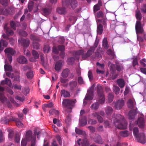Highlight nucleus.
I'll return each instance as SVG.
<instances>
[{"label":"nucleus","mask_w":146,"mask_h":146,"mask_svg":"<svg viewBox=\"0 0 146 146\" xmlns=\"http://www.w3.org/2000/svg\"><path fill=\"white\" fill-rule=\"evenodd\" d=\"M57 11L59 14L64 13L65 12V9L63 8H58L56 9Z\"/></svg>","instance_id":"cd10ccee"},{"label":"nucleus","mask_w":146,"mask_h":146,"mask_svg":"<svg viewBox=\"0 0 146 146\" xmlns=\"http://www.w3.org/2000/svg\"><path fill=\"white\" fill-rule=\"evenodd\" d=\"M4 139V138L3 136L2 132L0 131V142L3 141Z\"/></svg>","instance_id":"052dcab7"},{"label":"nucleus","mask_w":146,"mask_h":146,"mask_svg":"<svg viewBox=\"0 0 146 146\" xmlns=\"http://www.w3.org/2000/svg\"><path fill=\"white\" fill-rule=\"evenodd\" d=\"M63 64V62L62 61H60L57 62L55 66V70L57 71L60 70Z\"/></svg>","instance_id":"a211bd4d"},{"label":"nucleus","mask_w":146,"mask_h":146,"mask_svg":"<svg viewBox=\"0 0 146 146\" xmlns=\"http://www.w3.org/2000/svg\"><path fill=\"white\" fill-rule=\"evenodd\" d=\"M117 82L118 85L121 88H122L124 86L125 83L123 80L121 79H119L118 80Z\"/></svg>","instance_id":"b1692460"},{"label":"nucleus","mask_w":146,"mask_h":146,"mask_svg":"<svg viewBox=\"0 0 146 146\" xmlns=\"http://www.w3.org/2000/svg\"><path fill=\"white\" fill-rule=\"evenodd\" d=\"M81 145L82 146H89V145L88 142L86 139H85L82 141Z\"/></svg>","instance_id":"f704fd0d"},{"label":"nucleus","mask_w":146,"mask_h":146,"mask_svg":"<svg viewBox=\"0 0 146 146\" xmlns=\"http://www.w3.org/2000/svg\"><path fill=\"white\" fill-rule=\"evenodd\" d=\"M4 88L1 86H0V100L2 102H4L6 100V98L4 97L3 91Z\"/></svg>","instance_id":"4468645a"},{"label":"nucleus","mask_w":146,"mask_h":146,"mask_svg":"<svg viewBox=\"0 0 146 146\" xmlns=\"http://www.w3.org/2000/svg\"><path fill=\"white\" fill-rule=\"evenodd\" d=\"M127 103L128 106L129 107H131L133 106V103L132 100L131 99L129 100Z\"/></svg>","instance_id":"4d7b16f0"},{"label":"nucleus","mask_w":146,"mask_h":146,"mask_svg":"<svg viewBox=\"0 0 146 146\" xmlns=\"http://www.w3.org/2000/svg\"><path fill=\"white\" fill-rule=\"evenodd\" d=\"M113 96L112 94H110L108 96V99L109 102H112L113 100Z\"/></svg>","instance_id":"49530a36"},{"label":"nucleus","mask_w":146,"mask_h":146,"mask_svg":"<svg viewBox=\"0 0 146 146\" xmlns=\"http://www.w3.org/2000/svg\"><path fill=\"white\" fill-rule=\"evenodd\" d=\"M4 29H6V34L9 35H12L13 33V32L10 30L9 29L7 28L6 27H5Z\"/></svg>","instance_id":"c9c22d12"},{"label":"nucleus","mask_w":146,"mask_h":146,"mask_svg":"<svg viewBox=\"0 0 146 146\" xmlns=\"http://www.w3.org/2000/svg\"><path fill=\"white\" fill-rule=\"evenodd\" d=\"M29 89L28 88H26L23 89V92L25 95H27L29 92Z\"/></svg>","instance_id":"a19ab883"},{"label":"nucleus","mask_w":146,"mask_h":146,"mask_svg":"<svg viewBox=\"0 0 146 146\" xmlns=\"http://www.w3.org/2000/svg\"><path fill=\"white\" fill-rule=\"evenodd\" d=\"M14 132L12 130H11L8 134V138L9 139H11L13 136Z\"/></svg>","instance_id":"603ef678"},{"label":"nucleus","mask_w":146,"mask_h":146,"mask_svg":"<svg viewBox=\"0 0 146 146\" xmlns=\"http://www.w3.org/2000/svg\"><path fill=\"white\" fill-rule=\"evenodd\" d=\"M6 84H7L9 86L11 87L12 84L11 81L9 80L8 78H6L5 80L2 81L0 83L1 85H2Z\"/></svg>","instance_id":"f3484780"},{"label":"nucleus","mask_w":146,"mask_h":146,"mask_svg":"<svg viewBox=\"0 0 146 146\" xmlns=\"http://www.w3.org/2000/svg\"><path fill=\"white\" fill-rule=\"evenodd\" d=\"M98 102L100 104H103L105 102L104 96L102 91L98 92Z\"/></svg>","instance_id":"9d476101"},{"label":"nucleus","mask_w":146,"mask_h":146,"mask_svg":"<svg viewBox=\"0 0 146 146\" xmlns=\"http://www.w3.org/2000/svg\"><path fill=\"white\" fill-rule=\"evenodd\" d=\"M123 118V117L120 115L118 114L115 118H113L112 120L116 127L121 129H126L127 124L125 120L122 119Z\"/></svg>","instance_id":"f257e3e1"},{"label":"nucleus","mask_w":146,"mask_h":146,"mask_svg":"<svg viewBox=\"0 0 146 146\" xmlns=\"http://www.w3.org/2000/svg\"><path fill=\"white\" fill-rule=\"evenodd\" d=\"M53 123L54 124H56L57 126L59 127L61 126L62 125L59 120L55 118H54L53 119Z\"/></svg>","instance_id":"a878e982"},{"label":"nucleus","mask_w":146,"mask_h":146,"mask_svg":"<svg viewBox=\"0 0 146 146\" xmlns=\"http://www.w3.org/2000/svg\"><path fill=\"white\" fill-rule=\"evenodd\" d=\"M33 46L34 48L36 49H38L39 47V44L36 42H34L33 44Z\"/></svg>","instance_id":"5fc2aeb1"},{"label":"nucleus","mask_w":146,"mask_h":146,"mask_svg":"<svg viewBox=\"0 0 146 146\" xmlns=\"http://www.w3.org/2000/svg\"><path fill=\"white\" fill-rule=\"evenodd\" d=\"M103 31V28L102 26L99 24L97 27V33L99 35H101L102 32Z\"/></svg>","instance_id":"4be33fe9"},{"label":"nucleus","mask_w":146,"mask_h":146,"mask_svg":"<svg viewBox=\"0 0 146 146\" xmlns=\"http://www.w3.org/2000/svg\"><path fill=\"white\" fill-rule=\"evenodd\" d=\"M129 129L131 131L133 130V134L135 138L140 135V134H139L138 128L135 127L131 123H130V124Z\"/></svg>","instance_id":"423d86ee"},{"label":"nucleus","mask_w":146,"mask_h":146,"mask_svg":"<svg viewBox=\"0 0 146 146\" xmlns=\"http://www.w3.org/2000/svg\"><path fill=\"white\" fill-rule=\"evenodd\" d=\"M75 131L76 133L78 134H81L82 133V131L76 128Z\"/></svg>","instance_id":"69168bd1"},{"label":"nucleus","mask_w":146,"mask_h":146,"mask_svg":"<svg viewBox=\"0 0 146 146\" xmlns=\"http://www.w3.org/2000/svg\"><path fill=\"white\" fill-rule=\"evenodd\" d=\"M94 52V50L93 49H90L88 51L86 55L84 56H82V57L84 58H87L92 54Z\"/></svg>","instance_id":"c756f323"},{"label":"nucleus","mask_w":146,"mask_h":146,"mask_svg":"<svg viewBox=\"0 0 146 146\" xmlns=\"http://www.w3.org/2000/svg\"><path fill=\"white\" fill-rule=\"evenodd\" d=\"M17 61L20 63L25 64L27 63V60L24 56H21L17 59Z\"/></svg>","instance_id":"2eb2a0df"},{"label":"nucleus","mask_w":146,"mask_h":146,"mask_svg":"<svg viewBox=\"0 0 146 146\" xmlns=\"http://www.w3.org/2000/svg\"><path fill=\"white\" fill-rule=\"evenodd\" d=\"M5 52L6 54L8 55V57L9 60L11 62L12 61V56L10 55H13L15 54V52L12 48H6L5 50Z\"/></svg>","instance_id":"20e7f679"},{"label":"nucleus","mask_w":146,"mask_h":146,"mask_svg":"<svg viewBox=\"0 0 146 146\" xmlns=\"http://www.w3.org/2000/svg\"><path fill=\"white\" fill-rule=\"evenodd\" d=\"M135 30L137 34V39L139 41L142 42L144 40V39L142 37L138 36V34L142 33L143 32V26L141 25V22L137 21L135 25Z\"/></svg>","instance_id":"f03ea898"},{"label":"nucleus","mask_w":146,"mask_h":146,"mask_svg":"<svg viewBox=\"0 0 146 146\" xmlns=\"http://www.w3.org/2000/svg\"><path fill=\"white\" fill-rule=\"evenodd\" d=\"M6 76L11 78H13V75L12 74L9 72H7L6 73Z\"/></svg>","instance_id":"338daca9"},{"label":"nucleus","mask_w":146,"mask_h":146,"mask_svg":"<svg viewBox=\"0 0 146 146\" xmlns=\"http://www.w3.org/2000/svg\"><path fill=\"white\" fill-rule=\"evenodd\" d=\"M15 99L19 101L23 102L25 100V98L24 97H21L18 96H17L15 97Z\"/></svg>","instance_id":"ea45409f"},{"label":"nucleus","mask_w":146,"mask_h":146,"mask_svg":"<svg viewBox=\"0 0 146 146\" xmlns=\"http://www.w3.org/2000/svg\"><path fill=\"white\" fill-rule=\"evenodd\" d=\"M77 85V83L76 81L72 82L70 83V86L72 87H76Z\"/></svg>","instance_id":"680f3d73"},{"label":"nucleus","mask_w":146,"mask_h":146,"mask_svg":"<svg viewBox=\"0 0 146 146\" xmlns=\"http://www.w3.org/2000/svg\"><path fill=\"white\" fill-rule=\"evenodd\" d=\"M75 101L72 100H64L62 102V105L65 107L72 106L75 103Z\"/></svg>","instance_id":"1a4fd4ad"},{"label":"nucleus","mask_w":146,"mask_h":146,"mask_svg":"<svg viewBox=\"0 0 146 146\" xmlns=\"http://www.w3.org/2000/svg\"><path fill=\"white\" fill-rule=\"evenodd\" d=\"M7 43L6 41H4L1 39L0 41V50L2 51L4 47L7 46Z\"/></svg>","instance_id":"6ab92c4d"},{"label":"nucleus","mask_w":146,"mask_h":146,"mask_svg":"<svg viewBox=\"0 0 146 146\" xmlns=\"http://www.w3.org/2000/svg\"><path fill=\"white\" fill-rule=\"evenodd\" d=\"M61 96L64 97H68L70 96L69 93L64 90H61Z\"/></svg>","instance_id":"5701e85b"},{"label":"nucleus","mask_w":146,"mask_h":146,"mask_svg":"<svg viewBox=\"0 0 146 146\" xmlns=\"http://www.w3.org/2000/svg\"><path fill=\"white\" fill-rule=\"evenodd\" d=\"M27 76L28 78L30 79L33 77V74L32 72H30L27 73Z\"/></svg>","instance_id":"c03bdc74"},{"label":"nucleus","mask_w":146,"mask_h":146,"mask_svg":"<svg viewBox=\"0 0 146 146\" xmlns=\"http://www.w3.org/2000/svg\"><path fill=\"white\" fill-rule=\"evenodd\" d=\"M102 5V3L99 2L98 3L94 5V11H97L100 9V7Z\"/></svg>","instance_id":"c85d7f7f"},{"label":"nucleus","mask_w":146,"mask_h":146,"mask_svg":"<svg viewBox=\"0 0 146 146\" xmlns=\"http://www.w3.org/2000/svg\"><path fill=\"white\" fill-rule=\"evenodd\" d=\"M16 121L17 125L19 127H22L23 125V124L20 121H19L18 119H16L15 120Z\"/></svg>","instance_id":"473e14b6"},{"label":"nucleus","mask_w":146,"mask_h":146,"mask_svg":"<svg viewBox=\"0 0 146 146\" xmlns=\"http://www.w3.org/2000/svg\"><path fill=\"white\" fill-rule=\"evenodd\" d=\"M103 46L105 49H107L109 47L107 43V38H104L103 41Z\"/></svg>","instance_id":"393cba45"},{"label":"nucleus","mask_w":146,"mask_h":146,"mask_svg":"<svg viewBox=\"0 0 146 146\" xmlns=\"http://www.w3.org/2000/svg\"><path fill=\"white\" fill-rule=\"evenodd\" d=\"M120 134L121 136L124 137L127 136L129 134L128 131H122L121 132Z\"/></svg>","instance_id":"58836bf2"},{"label":"nucleus","mask_w":146,"mask_h":146,"mask_svg":"<svg viewBox=\"0 0 146 146\" xmlns=\"http://www.w3.org/2000/svg\"><path fill=\"white\" fill-rule=\"evenodd\" d=\"M50 50V48L48 46H45L44 48V51L45 53H48Z\"/></svg>","instance_id":"3c124183"},{"label":"nucleus","mask_w":146,"mask_h":146,"mask_svg":"<svg viewBox=\"0 0 146 146\" xmlns=\"http://www.w3.org/2000/svg\"><path fill=\"white\" fill-rule=\"evenodd\" d=\"M88 78L90 80H91L92 79V73L90 70H89L88 72Z\"/></svg>","instance_id":"13d9d810"},{"label":"nucleus","mask_w":146,"mask_h":146,"mask_svg":"<svg viewBox=\"0 0 146 146\" xmlns=\"http://www.w3.org/2000/svg\"><path fill=\"white\" fill-rule=\"evenodd\" d=\"M124 105V102L123 100L118 101L115 105V107L116 109H119L121 108Z\"/></svg>","instance_id":"f8f14e48"},{"label":"nucleus","mask_w":146,"mask_h":146,"mask_svg":"<svg viewBox=\"0 0 146 146\" xmlns=\"http://www.w3.org/2000/svg\"><path fill=\"white\" fill-rule=\"evenodd\" d=\"M58 50L61 51L62 52V54H64L63 51H64V46H58Z\"/></svg>","instance_id":"864d4df0"},{"label":"nucleus","mask_w":146,"mask_h":146,"mask_svg":"<svg viewBox=\"0 0 146 146\" xmlns=\"http://www.w3.org/2000/svg\"><path fill=\"white\" fill-rule=\"evenodd\" d=\"M18 24H19L18 23H15L13 21H11L10 23L11 26V27L14 29H15L16 25Z\"/></svg>","instance_id":"de8ad7c7"},{"label":"nucleus","mask_w":146,"mask_h":146,"mask_svg":"<svg viewBox=\"0 0 146 146\" xmlns=\"http://www.w3.org/2000/svg\"><path fill=\"white\" fill-rule=\"evenodd\" d=\"M54 105V104L52 102L49 103L45 104L42 106V108L43 109L44 108H52Z\"/></svg>","instance_id":"2f4dec72"},{"label":"nucleus","mask_w":146,"mask_h":146,"mask_svg":"<svg viewBox=\"0 0 146 146\" xmlns=\"http://www.w3.org/2000/svg\"><path fill=\"white\" fill-rule=\"evenodd\" d=\"M113 111L112 109L110 107H108L106 110V113L108 115L111 114Z\"/></svg>","instance_id":"72a5a7b5"},{"label":"nucleus","mask_w":146,"mask_h":146,"mask_svg":"<svg viewBox=\"0 0 146 146\" xmlns=\"http://www.w3.org/2000/svg\"><path fill=\"white\" fill-rule=\"evenodd\" d=\"M99 107V104L98 103L93 104L91 106L92 108L93 109H97Z\"/></svg>","instance_id":"79ce46f5"},{"label":"nucleus","mask_w":146,"mask_h":146,"mask_svg":"<svg viewBox=\"0 0 146 146\" xmlns=\"http://www.w3.org/2000/svg\"><path fill=\"white\" fill-rule=\"evenodd\" d=\"M49 113L50 114L52 115L54 114L57 115L58 114L59 112L57 110L53 109H51L49 111Z\"/></svg>","instance_id":"4c0bfd02"},{"label":"nucleus","mask_w":146,"mask_h":146,"mask_svg":"<svg viewBox=\"0 0 146 146\" xmlns=\"http://www.w3.org/2000/svg\"><path fill=\"white\" fill-rule=\"evenodd\" d=\"M78 82L80 84H83L84 83V81L81 77H78Z\"/></svg>","instance_id":"0e129e2a"},{"label":"nucleus","mask_w":146,"mask_h":146,"mask_svg":"<svg viewBox=\"0 0 146 146\" xmlns=\"http://www.w3.org/2000/svg\"><path fill=\"white\" fill-rule=\"evenodd\" d=\"M141 9L144 13H146V5H144L141 8Z\"/></svg>","instance_id":"774afa93"},{"label":"nucleus","mask_w":146,"mask_h":146,"mask_svg":"<svg viewBox=\"0 0 146 146\" xmlns=\"http://www.w3.org/2000/svg\"><path fill=\"white\" fill-rule=\"evenodd\" d=\"M13 87L15 89H16L18 90H21V86L19 85H15L14 86H12L11 88H13Z\"/></svg>","instance_id":"bf43d9fd"},{"label":"nucleus","mask_w":146,"mask_h":146,"mask_svg":"<svg viewBox=\"0 0 146 146\" xmlns=\"http://www.w3.org/2000/svg\"><path fill=\"white\" fill-rule=\"evenodd\" d=\"M5 64L4 65V69L5 71L11 72L12 71V66L6 63V61H5Z\"/></svg>","instance_id":"aec40b11"},{"label":"nucleus","mask_w":146,"mask_h":146,"mask_svg":"<svg viewBox=\"0 0 146 146\" xmlns=\"http://www.w3.org/2000/svg\"><path fill=\"white\" fill-rule=\"evenodd\" d=\"M70 5L71 8L74 9L77 6V2L76 0H71L70 1Z\"/></svg>","instance_id":"412c9836"},{"label":"nucleus","mask_w":146,"mask_h":146,"mask_svg":"<svg viewBox=\"0 0 146 146\" xmlns=\"http://www.w3.org/2000/svg\"><path fill=\"white\" fill-rule=\"evenodd\" d=\"M69 71L68 69H66L64 70L62 73V76L64 77H67Z\"/></svg>","instance_id":"7c9ffc66"},{"label":"nucleus","mask_w":146,"mask_h":146,"mask_svg":"<svg viewBox=\"0 0 146 146\" xmlns=\"http://www.w3.org/2000/svg\"><path fill=\"white\" fill-rule=\"evenodd\" d=\"M94 87V85H93L90 88L89 90H88V93L86 95L85 97V100L84 101V104H85L86 103L85 102V100H91L93 98V95H92V89Z\"/></svg>","instance_id":"39448f33"},{"label":"nucleus","mask_w":146,"mask_h":146,"mask_svg":"<svg viewBox=\"0 0 146 146\" xmlns=\"http://www.w3.org/2000/svg\"><path fill=\"white\" fill-rule=\"evenodd\" d=\"M18 41L19 43L22 44L23 46L24 47H27L29 45V42L28 40H26L21 38L19 39Z\"/></svg>","instance_id":"ddd939ff"},{"label":"nucleus","mask_w":146,"mask_h":146,"mask_svg":"<svg viewBox=\"0 0 146 146\" xmlns=\"http://www.w3.org/2000/svg\"><path fill=\"white\" fill-rule=\"evenodd\" d=\"M84 113V111L83 110H81L80 113V117L79 119V123L82 126H84L87 123L86 117H82V115Z\"/></svg>","instance_id":"0eeeda50"},{"label":"nucleus","mask_w":146,"mask_h":146,"mask_svg":"<svg viewBox=\"0 0 146 146\" xmlns=\"http://www.w3.org/2000/svg\"><path fill=\"white\" fill-rule=\"evenodd\" d=\"M32 54L34 58L32 57L30 58L29 59V60L31 62H34L36 61V59L38 58L39 57V55L38 53L34 50H33Z\"/></svg>","instance_id":"9b49d317"},{"label":"nucleus","mask_w":146,"mask_h":146,"mask_svg":"<svg viewBox=\"0 0 146 146\" xmlns=\"http://www.w3.org/2000/svg\"><path fill=\"white\" fill-rule=\"evenodd\" d=\"M93 115L95 117H96L98 119V121L100 122H102L103 121V119L97 113H95L93 114Z\"/></svg>","instance_id":"bb28decb"},{"label":"nucleus","mask_w":146,"mask_h":146,"mask_svg":"<svg viewBox=\"0 0 146 146\" xmlns=\"http://www.w3.org/2000/svg\"><path fill=\"white\" fill-rule=\"evenodd\" d=\"M133 66H134L135 65L138 64L137 59V58H135L133 60Z\"/></svg>","instance_id":"e2e57ef3"},{"label":"nucleus","mask_w":146,"mask_h":146,"mask_svg":"<svg viewBox=\"0 0 146 146\" xmlns=\"http://www.w3.org/2000/svg\"><path fill=\"white\" fill-rule=\"evenodd\" d=\"M103 14L102 12L101 11H99L97 14L96 17H102L103 16Z\"/></svg>","instance_id":"6e6d98bb"},{"label":"nucleus","mask_w":146,"mask_h":146,"mask_svg":"<svg viewBox=\"0 0 146 146\" xmlns=\"http://www.w3.org/2000/svg\"><path fill=\"white\" fill-rule=\"evenodd\" d=\"M137 123L140 128H143L144 127V121L143 118H139L138 120Z\"/></svg>","instance_id":"dca6fc26"},{"label":"nucleus","mask_w":146,"mask_h":146,"mask_svg":"<svg viewBox=\"0 0 146 146\" xmlns=\"http://www.w3.org/2000/svg\"><path fill=\"white\" fill-rule=\"evenodd\" d=\"M33 2L32 1H29V3L28 7L29 11H31L33 9Z\"/></svg>","instance_id":"e433bc0d"},{"label":"nucleus","mask_w":146,"mask_h":146,"mask_svg":"<svg viewBox=\"0 0 146 146\" xmlns=\"http://www.w3.org/2000/svg\"><path fill=\"white\" fill-rule=\"evenodd\" d=\"M32 132L31 130H29L26 132V134L22 139L21 143V146H25L27 142L30 140L32 138Z\"/></svg>","instance_id":"7ed1b4c3"},{"label":"nucleus","mask_w":146,"mask_h":146,"mask_svg":"<svg viewBox=\"0 0 146 146\" xmlns=\"http://www.w3.org/2000/svg\"><path fill=\"white\" fill-rule=\"evenodd\" d=\"M136 138L138 142L141 143H146V137L143 133L140 134Z\"/></svg>","instance_id":"6e6552de"},{"label":"nucleus","mask_w":146,"mask_h":146,"mask_svg":"<svg viewBox=\"0 0 146 146\" xmlns=\"http://www.w3.org/2000/svg\"><path fill=\"white\" fill-rule=\"evenodd\" d=\"M136 16L137 19L139 20L141 19V16L139 11H136Z\"/></svg>","instance_id":"09e8293b"},{"label":"nucleus","mask_w":146,"mask_h":146,"mask_svg":"<svg viewBox=\"0 0 146 146\" xmlns=\"http://www.w3.org/2000/svg\"><path fill=\"white\" fill-rule=\"evenodd\" d=\"M113 90L116 94L118 93L119 91V89L118 87L117 86H114L113 87Z\"/></svg>","instance_id":"37998d69"},{"label":"nucleus","mask_w":146,"mask_h":146,"mask_svg":"<svg viewBox=\"0 0 146 146\" xmlns=\"http://www.w3.org/2000/svg\"><path fill=\"white\" fill-rule=\"evenodd\" d=\"M20 140V138L19 135L18 134L16 135L15 137V142L17 143H18L19 142Z\"/></svg>","instance_id":"8fccbe9b"},{"label":"nucleus","mask_w":146,"mask_h":146,"mask_svg":"<svg viewBox=\"0 0 146 146\" xmlns=\"http://www.w3.org/2000/svg\"><path fill=\"white\" fill-rule=\"evenodd\" d=\"M95 142L99 144H102L103 143V141L100 137H99L98 139L95 140Z\"/></svg>","instance_id":"a18cd8bd"}]
</instances>
